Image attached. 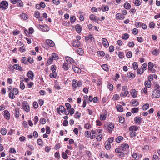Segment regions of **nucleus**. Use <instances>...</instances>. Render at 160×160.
<instances>
[{
  "mask_svg": "<svg viewBox=\"0 0 160 160\" xmlns=\"http://www.w3.org/2000/svg\"><path fill=\"white\" fill-rule=\"evenodd\" d=\"M132 103L134 106H137L139 105V103L136 100L132 101Z\"/></svg>",
  "mask_w": 160,
  "mask_h": 160,
  "instance_id": "obj_45",
  "label": "nucleus"
},
{
  "mask_svg": "<svg viewBox=\"0 0 160 160\" xmlns=\"http://www.w3.org/2000/svg\"><path fill=\"white\" fill-rule=\"evenodd\" d=\"M51 57H52V59L53 60H57L59 59V57L58 56V55L57 54L54 53H52Z\"/></svg>",
  "mask_w": 160,
  "mask_h": 160,
  "instance_id": "obj_30",
  "label": "nucleus"
},
{
  "mask_svg": "<svg viewBox=\"0 0 160 160\" xmlns=\"http://www.w3.org/2000/svg\"><path fill=\"white\" fill-rule=\"evenodd\" d=\"M18 93V89L16 88H14L12 90V92H10L8 94V96L11 99H13L15 98L14 95H17Z\"/></svg>",
  "mask_w": 160,
  "mask_h": 160,
  "instance_id": "obj_3",
  "label": "nucleus"
},
{
  "mask_svg": "<svg viewBox=\"0 0 160 160\" xmlns=\"http://www.w3.org/2000/svg\"><path fill=\"white\" fill-rule=\"evenodd\" d=\"M22 108L24 111L28 112L30 111L29 105L28 102L26 101H24L22 103Z\"/></svg>",
  "mask_w": 160,
  "mask_h": 160,
  "instance_id": "obj_4",
  "label": "nucleus"
},
{
  "mask_svg": "<svg viewBox=\"0 0 160 160\" xmlns=\"http://www.w3.org/2000/svg\"><path fill=\"white\" fill-rule=\"evenodd\" d=\"M132 56V52L129 51L127 52V53L126 54V56L127 58H130Z\"/></svg>",
  "mask_w": 160,
  "mask_h": 160,
  "instance_id": "obj_62",
  "label": "nucleus"
},
{
  "mask_svg": "<svg viewBox=\"0 0 160 160\" xmlns=\"http://www.w3.org/2000/svg\"><path fill=\"white\" fill-rule=\"evenodd\" d=\"M153 97L155 98H159L160 97V89H155L153 91Z\"/></svg>",
  "mask_w": 160,
  "mask_h": 160,
  "instance_id": "obj_7",
  "label": "nucleus"
},
{
  "mask_svg": "<svg viewBox=\"0 0 160 160\" xmlns=\"http://www.w3.org/2000/svg\"><path fill=\"white\" fill-rule=\"evenodd\" d=\"M152 54L154 55L157 56L159 54L158 51L156 49H154L152 51Z\"/></svg>",
  "mask_w": 160,
  "mask_h": 160,
  "instance_id": "obj_60",
  "label": "nucleus"
},
{
  "mask_svg": "<svg viewBox=\"0 0 160 160\" xmlns=\"http://www.w3.org/2000/svg\"><path fill=\"white\" fill-rule=\"evenodd\" d=\"M1 9L2 10H5L8 8V3L6 1H2L1 2Z\"/></svg>",
  "mask_w": 160,
  "mask_h": 160,
  "instance_id": "obj_5",
  "label": "nucleus"
},
{
  "mask_svg": "<svg viewBox=\"0 0 160 160\" xmlns=\"http://www.w3.org/2000/svg\"><path fill=\"white\" fill-rule=\"evenodd\" d=\"M101 66L104 70L107 72H108L109 71V68L107 64H102Z\"/></svg>",
  "mask_w": 160,
  "mask_h": 160,
  "instance_id": "obj_26",
  "label": "nucleus"
},
{
  "mask_svg": "<svg viewBox=\"0 0 160 160\" xmlns=\"http://www.w3.org/2000/svg\"><path fill=\"white\" fill-rule=\"evenodd\" d=\"M120 98L119 95L117 94H114L112 98V99L114 101L118 100Z\"/></svg>",
  "mask_w": 160,
  "mask_h": 160,
  "instance_id": "obj_39",
  "label": "nucleus"
},
{
  "mask_svg": "<svg viewBox=\"0 0 160 160\" xmlns=\"http://www.w3.org/2000/svg\"><path fill=\"white\" fill-rule=\"evenodd\" d=\"M124 8L127 9H129L131 8V5L128 3H125L124 4Z\"/></svg>",
  "mask_w": 160,
  "mask_h": 160,
  "instance_id": "obj_42",
  "label": "nucleus"
},
{
  "mask_svg": "<svg viewBox=\"0 0 160 160\" xmlns=\"http://www.w3.org/2000/svg\"><path fill=\"white\" fill-rule=\"evenodd\" d=\"M120 148L122 149V150L123 151H127L129 148V146L128 144L125 143L124 144H122L120 146Z\"/></svg>",
  "mask_w": 160,
  "mask_h": 160,
  "instance_id": "obj_9",
  "label": "nucleus"
},
{
  "mask_svg": "<svg viewBox=\"0 0 160 160\" xmlns=\"http://www.w3.org/2000/svg\"><path fill=\"white\" fill-rule=\"evenodd\" d=\"M40 28L43 31L46 32L48 30H47V28H48V27L47 26L45 25H40Z\"/></svg>",
  "mask_w": 160,
  "mask_h": 160,
  "instance_id": "obj_29",
  "label": "nucleus"
},
{
  "mask_svg": "<svg viewBox=\"0 0 160 160\" xmlns=\"http://www.w3.org/2000/svg\"><path fill=\"white\" fill-rule=\"evenodd\" d=\"M60 143H57L55 146L54 148L55 150L58 149L60 147Z\"/></svg>",
  "mask_w": 160,
  "mask_h": 160,
  "instance_id": "obj_61",
  "label": "nucleus"
},
{
  "mask_svg": "<svg viewBox=\"0 0 160 160\" xmlns=\"http://www.w3.org/2000/svg\"><path fill=\"white\" fill-rule=\"evenodd\" d=\"M85 137L89 138L91 136V132L89 131H86L85 132Z\"/></svg>",
  "mask_w": 160,
  "mask_h": 160,
  "instance_id": "obj_56",
  "label": "nucleus"
},
{
  "mask_svg": "<svg viewBox=\"0 0 160 160\" xmlns=\"http://www.w3.org/2000/svg\"><path fill=\"white\" fill-rule=\"evenodd\" d=\"M37 143L38 145L42 146L43 145L42 141L41 139H38L37 140Z\"/></svg>",
  "mask_w": 160,
  "mask_h": 160,
  "instance_id": "obj_49",
  "label": "nucleus"
},
{
  "mask_svg": "<svg viewBox=\"0 0 160 160\" xmlns=\"http://www.w3.org/2000/svg\"><path fill=\"white\" fill-rule=\"evenodd\" d=\"M123 139L124 138L123 137L119 136L116 138L115 141L119 143L122 140H123Z\"/></svg>",
  "mask_w": 160,
  "mask_h": 160,
  "instance_id": "obj_31",
  "label": "nucleus"
},
{
  "mask_svg": "<svg viewBox=\"0 0 160 160\" xmlns=\"http://www.w3.org/2000/svg\"><path fill=\"white\" fill-rule=\"evenodd\" d=\"M91 128V126L90 124L87 123L85 124L84 128L88 129H89Z\"/></svg>",
  "mask_w": 160,
  "mask_h": 160,
  "instance_id": "obj_63",
  "label": "nucleus"
},
{
  "mask_svg": "<svg viewBox=\"0 0 160 160\" xmlns=\"http://www.w3.org/2000/svg\"><path fill=\"white\" fill-rule=\"evenodd\" d=\"M82 85V82L80 80L78 81L76 79H74L72 81V86L74 91L76 90L77 87H80Z\"/></svg>",
  "mask_w": 160,
  "mask_h": 160,
  "instance_id": "obj_1",
  "label": "nucleus"
},
{
  "mask_svg": "<svg viewBox=\"0 0 160 160\" xmlns=\"http://www.w3.org/2000/svg\"><path fill=\"white\" fill-rule=\"evenodd\" d=\"M129 36L128 33L124 34L122 37V39L125 40H127L129 38Z\"/></svg>",
  "mask_w": 160,
  "mask_h": 160,
  "instance_id": "obj_58",
  "label": "nucleus"
},
{
  "mask_svg": "<svg viewBox=\"0 0 160 160\" xmlns=\"http://www.w3.org/2000/svg\"><path fill=\"white\" fill-rule=\"evenodd\" d=\"M65 59L66 61L68 63L72 64L74 62V60L69 57H65Z\"/></svg>",
  "mask_w": 160,
  "mask_h": 160,
  "instance_id": "obj_19",
  "label": "nucleus"
},
{
  "mask_svg": "<svg viewBox=\"0 0 160 160\" xmlns=\"http://www.w3.org/2000/svg\"><path fill=\"white\" fill-rule=\"evenodd\" d=\"M105 148L107 150H109L111 148V146L110 143L107 142L105 143Z\"/></svg>",
  "mask_w": 160,
  "mask_h": 160,
  "instance_id": "obj_34",
  "label": "nucleus"
},
{
  "mask_svg": "<svg viewBox=\"0 0 160 160\" xmlns=\"http://www.w3.org/2000/svg\"><path fill=\"white\" fill-rule=\"evenodd\" d=\"M77 52L78 54L80 55H82L84 53L83 50L81 48H79L78 49Z\"/></svg>",
  "mask_w": 160,
  "mask_h": 160,
  "instance_id": "obj_40",
  "label": "nucleus"
},
{
  "mask_svg": "<svg viewBox=\"0 0 160 160\" xmlns=\"http://www.w3.org/2000/svg\"><path fill=\"white\" fill-rule=\"evenodd\" d=\"M115 152L118 153V156L119 158H121L125 156V153L121 151L120 148H117L115 150Z\"/></svg>",
  "mask_w": 160,
  "mask_h": 160,
  "instance_id": "obj_6",
  "label": "nucleus"
},
{
  "mask_svg": "<svg viewBox=\"0 0 160 160\" xmlns=\"http://www.w3.org/2000/svg\"><path fill=\"white\" fill-rule=\"evenodd\" d=\"M114 128V125L112 124L111 123L109 124L108 128L109 133H110L112 132Z\"/></svg>",
  "mask_w": 160,
  "mask_h": 160,
  "instance_id": "obj_27",
  "label": "nucleus"
},
{
  "mask_svg": "<svg viewBox=\"0 0 160 160\" xmlns=\"http://www.w3.org/2000/svg\"><path fill=\"white\" fill-rule=\"evenodd\" d=\"M131 131L129 133V136L131 138H132L136 135L137 133L133 131Z\"/></svg>",
  "mask_w": 160,
  "mask_h": 160,
  "instance_id": "obj_46",
  "label": "nucleus"
},
{
  "mask_svg": "<svg viewBox=\"0 0 160 160\" xmlns=\"http://www.w3.org/2000/svg\"><path fill=\"white\" fill-rule=\"evenodd\" d=\"M70 19V22L72 23L74 22L76 20L75 17L73 16H71Z\"/></svg>",
  "mask_w": 160,
  "mask_h": 160,
  "instance_id": "obj_64",
  "label": "nucleus"
},
{
  "mask_svg": "<svg viewBox=\"0 0 160 160\" xmlns=\"http://www.w3.org/2000/svg\"><path fill=\"white\" fill-rule=\"evenodd\" d=\"M26 50V49L25 47L24 46H22L19 48V51L21 52V53L23 52H25Z\"/></svg>",
  "mask_w": 160,
  "mask_h": 160,
  "instance_id": "obj_55",
  "label": "nucleus"
},
{
  "mask_svg": "<svg viewBox=\"0 0 160 160\" xmlns=\"http://www.w3.org/2000/svg\"><path fill=\"white\" fill-rule=\"evenodd\" d=\"M99 9L101 10H102L103 12H106L108 11L109 10V7L107 5H102L101 8H99Z\"/></svg>",
  "mask_w": 160,
  "mask_h": 160,
  "instance_id": "obj_18",
  "label": "nucleus"
},
{
  "mask_svg": "<svg viewBox=\"0 0 160 160\" xmlns=\"http://www.w3.org/2000/svg\"><path fill=\"white\" fill-rule=\"evenodd\" d=\"M53 60V59H52V57H49L48 59L47 60V64L48 65L51 64Z\"/></svg>",
  "mask_w": 160,
  "mask_h": 160,
  "instance_id": "obj_43",
  "label": "nucleus"
},
{
  "mask_svg": "<svg viewBox=\"0 0 160 160\" xmlns=\"http://www.w3.org/2000/svg\"><path fill=\"white\" fill-rule=\"evenodd\" d=\"M81 116V114L80 112H79L78 111L76 112L75 113L74 116V118L77 119H79V118Z\"/></svg>",
  "mask_w": 160,
  "mask_h": 160,
  "instance_id": "obj_32",
  "label": "nucleus"
},
{
  "mask_svg": "<svg viewBox=\"0 0 160 160\" xmlns=\"http://www.w3.org/2000/svg\"><path fill=\"white\" fill-rule=\"evenodd\" d=\"M116 108L118 111L122 112L123 111V107L121 105H117L116 107Z\"/></svg>",
  "mask_w": 160,
  "mask_h": 160,
  "instance_id": "obj_33",
  "label": "nucleus"
},
{
  "mask_svg": "<svg viewBox=\"0 0 160 160\" xmlns=\"http://www.w3.org/2000/svg\"><path fill=\"white\" fill-rule=\"evenodd\" d=\"M62 156L63 159H67L68 158V155L66 154V153L64 152H62Z\"/></svg>",
  "mask_w": 160,
  "mask_h": 160,
  "instance_id": "obj_52",
  "label": "nucleus"
},
{
  "mask_svg": "<svg viewBox=\"0 0 160 160\" xmlns=\"http://www.w3.org/2000/svg\"><path fill=\"white\" fill-rule=\"evenodd\" d=\"M20 17L21 19L25 20L28 18V16L26 13H22L20 15Z\"/></svg>",
  "mask_w": 160,
  "mask_h": 160,
  "instance_id": "obj_24",
  "label": "nucleus"
},
{
  "mask_svg": "<svg viewBox=\"0 0 160 160\" xmlns=\"http://www.w3.org/2000/svg\"><path fill=\"white\" fill-rule=\"evenodd\" d=\"M149 107V104L146 103L142 107V109L143 110L145 111L147 110L148 109Z\"/></svg>",
  "mask_w": 160,
  "mask_h": 160,
  "instance_id": "obj_37",
  "label": "nucleus"
},
{
  "mask_svg": "<svg viewBox=\"0 0 160 160\" xmlns=\"http://www.w3.org/2000/svg\"><path fill=\"white\" fill-rule=\"evenodd\" d=\"M62 68L65 70H67L68 69V64L66 62L64 63L63 64Z\"/></svg>",
  "mask_w": 160,
  "mask_h": 160,
  "instance_id": "obj_44",
  "label": "nucleus"
},
{
  "mask_svg": "<svg viewBox=\"0 0 160 160\" xmlns=\"http://www.w3.org/2000/svg\"><path fill=\"white\" fill-rule=\"evenodd\" d=\"M27 76L30 79H33L34 76L33 72L31 70L29 71L27 73Z\"/></svg>",
  "mask_w": 160,
  "mask_h": 160,
  "instance_id": "obj_15",
  "label": "nucleus"
},
{
  "mask_svg": "<svg viewBox=\"0 0 160 160\" xmlns=\"http://www.w3.org/2000/svg\"><path fill=\"white\" fill-rule=\"evenodd\" d=\"M116 18L118 19H123L124 17L121 13H118L116 15Z\"/></svg>",
  "mask_w": 160,
  "mask_h": 160,
  "instance_id": "obj_28",
  "label": "nucleus"
},
{
  "mask_svg": "<svg viewBox=\"0 0 160 160\" xmlns=\"http://www.w3.org/2000/svg\"><path fill=\"white\" fill-rule=\"evenodd\" d=\"M58 112L60 114V112H63L65 111L64 107L62 105H61L59 106V108H57Z\"/></svg>",
  "mask_w": 160,
  "mask_h": 160,
  "instance_id": "obj_20",
  "label": "nucleus"
},
{
  "mask_svg": "<svg viewBox=\"0 0 160 160\" xmlns=\"http://www.w3.org/2000/svg\"><path fill=\"white\" fill-rule=\"evenodd\" d=\"M14 69L21 71L22 70V68L18 64H15L13 66Z\"/></svg>",
  "mask_w": 160,
  "mask_h": 160,
  "instance_id": "obj_17",
  "label": "nucleus"
},
{
  "mask_svg": "<svg viewBox=\"0 0 160 160\" xmlns=\"http://www.w3.org/2000/svg\"><path fill=\"white\" fill-rule=\"evenodd\" d=\"M134 122L135 124H139L142 122V120L140 117L137 116L134 118Z\"/></svg>",
  "mask_w": 160,
  "mask_h": 160,
  "instance_id": "obj_8",
  "label": "nucleus"
},
{
  "mask_svg": "<svg viewBox=\"0 0 160 160\" xmlns=\"http://www.w3.org/2000/svg\"><path fill=\"white\" fill-rule=\"evenodd\" d=\"M0 132L2 135H4L6 134L7 132L6 129L5 128H2Z\"/></svg>",
  "mask_w": 160,
  "mask_h": 160,
  "instance_id": "obj_41",
  "label": "nucleus"
},
{
  "mask_svg": "<svg viewBox=\"0 0 160 160\" xmlns=\"http://www.w3.org/2000/svg\"><path fill=\"white\" fill-rule=\"evenodd\" d=\"M144 72V71L141 68H138L137 72L138 74L141 75Z\"/></svg>",
  "mask_w": 160,
  "mask_h": 160,
  "instance_id": "obj_38",
  "label": "nucleus"
},
{
  "mask_svg": "<svg viewBox=\"0 0 160 160\" xmlns=\"http://www.w3.org/2000/svg\"><path fill=\"white\" fill-rule=\"evenodd\" d=\"M14 116L15 117L17 118H18L19 117L20 115V112L19 108H16L14 109Z\"/></svg>",
  "mask_w": 160,
  "mask_h": 160,
  "instance_id": "obj_10",
  "label": "nucleus"
},
{
  "mask_svg": "<svg viewBox=\"0 0 160 160\" xmlns=\"http://www.w3.org/2000/svg\"><path fill=\"white\" fill-rule=\"evenodd\" d=\"M75 28L77 32L78 33H80L82 29V28L81 27L80 25L78 24L76 25L75 26Z\"/></svg>",
  "mask_w": 160,
  "mask_h": 160,
  "instance_id": "obj_23",
  "label": "nucleus"
},
{
  "mask_svg": "<svg viewBox=\"0 0 160 160\" xmlns=\"http://www.w3.org/2000/svg\"><path fill=\"white\" fill-rule=\"evenodd\" d=\"M72 45L75 47L78 48L80 46V42L76 40H74L72 42Z\"/></svg>",
  "mask_w": 160,
  "mask_h": 160,
  "instance_id": "obj_14",
  "label": "nucleus"
},
{
  "mask_svg": "<svg viewBox=\"0 0 160 160\" xmlns=\"http://www.w3.org/2000/svg\"><path fill=\"white\" fill-rule=\"evenodd\" d=\"M56 72H52L49 75L50 77L52 78H53L56 77Z\"/></svg>",
  "mask_w": 160,
  "mask_h": 160,
  "instance_id": "obj_53",
  "label": "nucleus"
},
{
  "mask_svg": "<svg viewBox=\"0 0 160 160\" xmlns=\"http://www.w3.org/2000/svg\"><path fill=\"white\" fill-rule=\"evenodd\" d=\"M46 42L47 43L50 47H53L55 46V43L54 42L51 40H46Z\"/></svg>",
  "mask_w": 160,
  "mask_h": 160,
  "instance_id": "obj_21",
  "label": "nucleus"
},
{
  "mask_svg": "<svg viewBox=\"0 0 160 160\" xmlns=\"http://www.w3.org/2000/svg\"><path fill=\"white\" fill-rule=\"evenodd\" d=\"M34 15L35 17L38 18H39L40 15L39 12L38 11H36L35 12Z\"/></svg>",
  "mask_w": 160,
  "mask_h": 160,
  "instance_id": "obj_59",
  "label": "nucleus"
},
{
  "mask_svg": "<svg viewBox=\"0 0 160 160\" xmlns=\"http://www.w3.org/2000/svg\"><path fill=\"white\" fill-rule=\"evenodd\" d=\"M138 127L133 125L130 126L129 128V130L130 131H133L135 132L138 130Z\"/></svg>",
  "mask_w": 160,
  "mask_h": 160,
  "instance_id": "obj_16",
  "label": "nucleus"
},
{
  "mask_svg": "<svg viewBox=\"0 0 160 160\" xmlns=\"http://www.w3.org/2000/svg\"><path fill=\"white\" fill-rule=\"evenodd\" d=\"M132 66L133 67V68L134 70H136L138 67V64L137 62H134L132 64Z\"/></svg>",
  "mask_w": 160,
  "mask_h": 160,
  "instance_id": "obj_47",
  "label": "nucleus"
},
{
  "mask_svg": "<svg viewBox=\"0 0 160 160\" xmlns=\"http://www.w3.org/2000/svg\"><path fill=\"white\" fill-rule=\"evenodd\" d=\"M96 16L93 14H91L89 17V18L91 20L96 21Z\"/></svg>",
  "mask_w": 160,
  "mask_h": 160,
  "instance_id": "obj_51",
  "label": "nucleus"
},
{
  "mask_svg": "<svg viewBox=\"0 0 160 160\" xmlns=\"http://www.w3.org/2000/svg\"><path fill=\"white\" fill-rule=\"evenodd\" d=\"M127 75L128 77L132 79L133 78L135 77V75L134 74L130 72L128 73Z\"/></svg>",
  "mask_w": 160,
  "mask_h": 160,
  "instance_id": "obj_50",
  "label": "nucleus"
},
{
  "mask_svg": "<svg viewBox=\"0 0 160 160\" xmlns=\"http://www.w3.org/2000/svg\"><path fill=\"white\" fill-rule=\"evenodd\" d=\"M4 116L5 118L7 120H9L10 118V114L7 110H5L4 111Z\"/></svg>",
  "mask_w": 160,
  "mask_h": 160,
  "instance_id": "obj_11",
  "label": "nucleus"
},
{
  "mask_svg": "<svg viewBox=\"0 0 160 160\" xmlns=\"http://www.w3.org/2000/svg\"><path fill=\"white\" fill-rule=\"evenodd\" d=\"M128 94L129 91L127 86L125 85L122 86V92L120 94V96L121 97H126Z\"/></svg>",
  "mask_w": 160,
  "mask_h": 160,
  "instance_id": "obj_2",
  "label": "nucleus"
},
{
  "mask_svg": "<svg viewBox=\"0 0 160 160\" xmlns=\"http://www.w3.org/2000/svg\"><path fill=\"white\" fill-rule=\"evenodd\" d=\"M151 80H149L147 81H146L145 82L144 85L146 87L150 88L151 86Z\"/></svg>",
  "mask_w": 160,
  "mask_h": 160,
  "instance_id": "obj_25",
  "label": "nucleus"
},
{
  "mask_svg": "<svg viewBox=\"0 0 160 160\" xmlns=\"http://www.w3.org/2000/svg\"><path fill=\"white\" fill-rule=\"evenodd\" d=\"M154 67L153 64L151 62H148V70H150L152 69Z\"/></svg>",
  "mask_w": 160,
  "mask_h": 160,
  "instance_id": "obj_36",
  "label": "nucleus"
},
{
  "mask_svg": "<svg viewBox=\"0 0 160 160\" xmlns=\"http://www.w3.org/2000/svg\"><path fill=\"white\" fill-rule=\"evenodd\" d=\"M54 156L55 157L57 158L58 160H59L60 159V154H59V151L56 152H55L54 154Z\"/></svg>",
  "mask_w": 160,
  "mask_h": 160,
  "instance_id": "obj_54",
  "label": "nucleus"
},
{
  "mask_svg": "<svg viewBox=\"0 0 160 160\" xmlns=\"http://www.w3.org/2000/svg\"><path fill=\"white\" fill-rule=\"evenodd\" d=\"M102 40L104 46L105 48H108L109 46V43L107 40L105 38H102Z\"/></svg>",
  "mask_w": 160,
  "mask_h": 160,
  "instance_id": "obj_12",
  "label": "nucleus"
},
{
  "mask_svg": "<svg viewBox=\"0 0 160 160\" xmlns=\"http://www.w3.org/2000/svg\"><path fill=\"white\" fill-rule=\"evenodd\" d=\"M18 6L19 7H23V4L21 0H18V1L17 2Z\"/></svg>",
  "mask_w": 160,
  "mask_h": 160,
  "instance_id": "obj_57",
  "label": "nucleus"
},
{
  "mask_svg": "<svg viewBox=\"0 0 160 160\" xmlns=\"http://www.w3.org/2000/svg\"><path fill=\"white\" fill-rule=\"evenodd\" d=\"M22 62L25 64H27L28 63V58L26 57H23L22 58Z\"/></svg>",
  "mask_w": 160,
  "mask_h": 160,
  "instance_id": "obj_35",
  "label": "nucleus"
},
{
  "mask_svg": "<svg viewBox=\"0 0 160 160\" xmlns=\"http://www.w3.org/2000/svg\"><path fill=\"white\" fill-rule=\"evenodd\" d=\"M131 96L133 98H136L137 96V92L134 89H132L131 90Z\"/></svg>",
  "mask_w": 160,
  "mask_h": 160,
  "instance_id": "obj_22",
  "label": "nucleus"
},
{
  "mask_svg": "<svg viewBox=\"0 0 160 160\" xmlns=\"http://www.w3.org/2000/svg\"><path fill=\"white\" fill-rule=\"evenodd\" d=\"M72 68L74 71L76 73H80L81 72V70L78 67L76 66L75 65H72Z\"/></svg>",
  "mask_w": 160,
  "mask_h": 160,
  "instance_id": "obj_13",
  "label": "nucleus"
},
{
  "mask_svg": "<svg viewBox=\"0 0 160 160\" xmlns=\"http://www.w3.org/2000/svg\"><path fill=\"white\" fill-rule=\"evenodd\" d=\"M139 109L137 108H132L131 112L133 113H137L138 112Z\"/></svg>",
  "mask_w": 160,
  "mask_h": 160,
  "instance_id": "obj_48",
  "label": "nucleus"
}]
</instances>
